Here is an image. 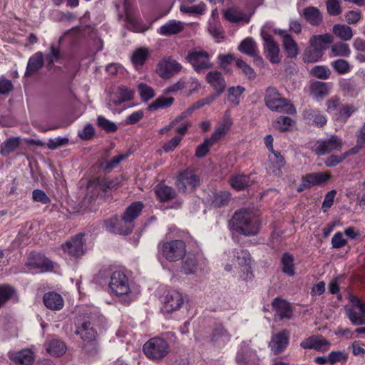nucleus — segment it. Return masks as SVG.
<instances>
[{"label": "nucleus", "mask_w": 365, "mask_h": 365, "mask_svg": "<svg viewBox=\"0 0 365 365\" xmlns=\"http://www.w3.org/2000/svg\"><path fill=\"white\" fill-rule=\"evenodd\" d=\"M232 230L245 235L252 236L259 232L260 220L250 208H242L235 212L229 221Z\"/></svg>", "instance_id": "obj_1"}, {"label": "nucleus", "mask_w": 365, "mask_h": 365, "mask_svg": "<svg viewBox=\"0 0 365 365\" xmlns=\"http://www.w3.org/2000/svg\"><path fill=\"white\" fill-rule=\"evenodd\" d=\"M266 106L272 111L294 114L296 108L289 100L282 97L277 88L269 86L264 93Z\"/></svg>", "instance_id": "obj_2"}, {"label": "nucleus", "mask_w": 365, "mask_h": 365, "mask_svg": "<svg viewBox=\"0 0 365 365\" xmlns=\"http://www.w3.org/2000/svg\"><path fill=\"white\" fill-rule=\"evenodd\" d=\"M160 252L166 260L177 262L185 255L186 245L182 240H171L162 244Z\"/></svg>", "instance_id": "obj_3"}, {"label": "nucleus", "mask_w": 365, "mask_h": 365, "mask_svg": "<svg viewBox=\"0 0 365 365\" xmlns=\"http://www.w3.org/2000/svg\"><path fill=\"white\" fill-rule=\"evenodd\" d=\"M143 351L150 359H161L169 353V346L163 339L154 337L144 344Z\"/></svg>", "instance_id": "obj_4"}, {"label": "nucleus", "mask_w": 365, "mask_h": 365, "mask_svg": "<svg viewBox=\"0 0 365 365\" xmlns=\"http://www.w3.org/2000/svg\"><path fill=\"white\" fill-rule=\"evenodd\" d=\"M109 287L116 295H125L130 292L128 279L122 271H115L112 273Z\"/></svg>", "instance_id": "obj_5"}, {"label": "nucleus", "mask_w": 365, "mask_h": 365, "mask_svg": "<svg viewBox=\"0 0 365 365\" xmlns=\"http://www.w3.org/2000/svg\"><path fill=\"white\" fill-rule=\"evenodd\" d=\"M106 226L110 232L127 235L132 232L134 222H131L123 216L120 218L113 217L106 221Z\"/></svg>", "instance_id": "obj_6"}, {"label": "nucleus", "mask_w": 365, "mask_h": 365, "mask_svg": "<svg viewBox=\"0 0 365 365\" xmlns=\"http://www.w3.org/2000/svg\"><path fill=\"white\" fill-rule=\"evenodd\" d=\"M341 140L336 135H333L327 140L317 141L316 145L312 149L317 155H324L334 150H341Z\"/></svg>", "instance_id": "obj_7"}, {"label": "nucleus", "mask_w": 365, "mask_h": 365, "mask_svg": "<svg viewBox=\"0 0 365 365\" xmlns=\"http://www.w3.org/2000/svg\"><path fill=\"white\" fill-rule=\"evenodd\" d=\"M182 68L181 65L172 57L165 58L157 66V73L163 78H170Z\"/></svg>", "instance_id": "obj_8"}, {"label": "nucleus", "mask_w": 365, "mask_h": 365, "mask_svg": "<svg viewBox=\"0 0 365 365\" xmlns=\"http://www.w3.org/2000/svg\"><path fill=\"white\" fill-rule=\"evenodd\" d=\"M186 58L197 72L212 67V63L209 61L208 53L205 51L190 52L187 56Z\"/></svg>", "instance_id": "obj_9"}, {"label": "nucleus", "mask_w": 365, "mask_h": 365, "mask_svg": "<svg viewBox=\"0 0 365 365\" xmlns=\"http://www.w3.org/2000/svg\"><path fill=\"white\" fill-rule=\"evenodd\" d=\"M262 38L264 41V51L267 53V58L272 63H279L282 58L279 54V44L270 35L264 34Z\"/></svg>", "instance_id": "obj_10"}, {"label": "nucleus", "mask_w": 365, "mask_h": 365, "mask_svg": "<svg viewBox=\"0 0 365 365\" xmlns=\"http://www.w3.org/2000/svg\"><path fill=\"white\" fill-rule=\"evenodd\" d=\"M199 182L198 177L191 170H185L180 173L178 176L175 185L178 190L185 192L187 190V185H190L194 190Z\"/></svg>", "instance_id": "obj_11"}, {"label": "nucleus", "mask_w": 365, "mask_h": 365, "mask_svg": "<svg viewBox=\"0 0 365 365\" xmlns=\"http://www.w3.org/2000/svg\"><path fill=\"white\" fill-rule=\"evenodd\" d=\"M289 331L287 329L272 336L269 346L274 354H279L285 349L289 343Z\"/></svg>", "instance_id": "obj_12"}, {"label": "nucleus", "mask_w": 365, "mask_h": 365, "mask_svg": "<svg viewBox=\"0 0 365 365\" xmlns=\"http://www.w3.org/2000/svg\"><path fill=\"white\" fill-rule=\"evenodd\" d=\"M276 34L282 38V45L289 58H296L299 54V47L293 38L286 30H278Z\"/></svg>", "instance_id": "obj_13"}, {"label": "nucleus", "mask_w": 365, "mask_h": 365, "mask_svg": "<svg viewBox=\"0 0 365 365\" xmlns=\"http://www.w3.org/2000/svg\"><path fill=\"white\" fill-rule=\"evenodd\" d=\"M184 302L182 295L176 291L168 292L163 300V308L165 312L170 313L178 310Z\"/></svg>", "instance_id": "obj_14"}, {"label": "nucleus", "mask_w": 365, "mask_h": 365, "mask_svg": "<svg viewBox=\"0 0 365 365\" xmlns=\"http://www.w3.org/2000/svg\"><path fill=\"white\" fill-rule=\"evenodd\" d=\"M84 234L79 233L73 237L70 241L63 245L64 252H68L71 256L78 257L83 255L82 238Z\"/></svg>", "instance_id": "obj_15"}, {"label": "nucleus", "mask_w": 365, "mask_h": 365, "mask_svg": "<svg viewBox=\"0 0 365 365\" xmlns=\"http://www.w3.org/2000/svg\"><path fill=\"white\" fill-rule=\"evenodd\" d=\"M26 264L31 268L39 269L40 272H46L53 268L52 262L40 254L31 253Z\"/></svg>", "instance_id": "obj_16"}, {"label": "nucleus", "mask_w": 365, "mask_h": 365, "mask_svg": "<svg viewBox=\"0 0 365 365\" xmlns=\"http://www.w3.org/2000/svg\"><path fill=\"white\" fill-rule=\"evenodd\" d=\"M232 254L238 266L242 267L243 271L247 272V278H251L252 273L250 272L251 257L248 251L239 248L234 250Z\"/></svg>", "instance_id": "obj_17"}, {"label": "nucleus", "mask_w": 365, "mask_h": 365, "mask_svg": "<svg viewBox=\"0 0 365 365\" xmlns=\"http://www.w3.org/2000/svg\"><path fill=\"white\" fill-rule=\"evenodd\" d=\"M272 305L280 319L292 318L293 310L291 304L287 301L277 297L272 301Z\"/></svg>", "instance_id": "obj_18"}, {"label": "nucleus", "mask_w": 365, "mask_h": 365, "mask_svg": "<svg viewBox=\"0 0 365 365\" xmlns=\"http://www.w3.org/2000/svg\"><path fill=\"white\" fill-rule=\"evenodd\" d=\"M206 80L216 90L215 93L218 96L225 91L226 83L220 72L213 71L207 73Z\"/></svg>", "instance_id": "obj_19"}, {"label": "nucleus", "mask_w": 365, "mask_h": 365, "mask_svg": "<svg viewBox=\"0 0 365 365\" xmlns=\"http://www.w3.org/2000/svg\"><path fill=\"white\" fill-rule=\"evenodd\" d=\"M302 15L310 25L318 26L323 22V15L315 6H307L303 9Z\"/></svg>", "instance_id": "obj_20"}, {"label": "nucleus", "mask_w": 365, "mask_h": 365, "mask_svg": "<svg viewBox=\"0 0 365 365\" xmlns=\"http://www.w3.org/2000/svg\"><path fill=\"white\" fill-rule=\"evenodd\" d=\"M184 30V24L180 21L170 20L158 30V33L164 36L178 34Z\"/></svg>", "instance_id": "obj_21"}, {"label": "nucleus", "mask_w": 365, "mask_h": 365, "mask_svg": "<svg viewBox=\"0 0 365 365\" xmlns=\"http://www.w3.org/2000/svg\"><path fill=\"white\" fill-rule=\"evenodd\" d=\"M332 42L333 37L329 34L314 35L309 39V45L323 53Z\"/></svg>", "instance_id": "obj_22"}, {"label": "nucleus", "mask_w": 365, "mask_h": 365, "mask_svg": "<svg viewBox=\"0 0 365 365\" xmlns=\"http://www.w3.org/2000/svg\"><path fill=\"white\" fill-rule=\"evenodd\" d=\"M43 301L45 306L51 310H60L64 304L62 297L54 292L46 293L43 295Z\"/></svg>", "instance_id": "obj_23"}, {"label": "nucleus", "mask_w": 365, "mask_h": 365, "mask_svg": "<svg viewBox=\"0 0 365 365\" xmlns=\"http://www.w3.org/2000/svg\"><path fill=\"white\" fill-rule=\"evenodd\" d=\"M304 118L309 122L318 127L326 125L327 120L317 109L307 108L304 111Z\"/></svg>", "instance_id": "obj_24"}, {"label": "nucleus", "mask_w": 365, "mask_h": 365, "mask_svg": "<svg viewBox=\"0 0 365 365\" xmlns=\"http://www.w3.org/2000/svg\"><path fill=\"white\" fill-rule=\"evenodd\" d=\"M232 125V119L228 116H225L222 120L218 124L215 131L210 138L215 143L230 130Z\"/></svg>", "instance_id": "obj_25"}, {"label": "nucleus", "mask_w": 365, "mask_h": 365, "mask_svg": "<svg viewBox=\"0 0 365 365\" xmlns=\"http://www.w3.org/2000/svg\"><path fill=\"white\" fill-rule=\"evenodd\" d=\"M305 179L304 184L311 188L312 187L319 185L322 183L327 182L330 178L331 175L329 173H312L303 176Z\"/></svg>", "instance_id": "obj_26"}, {"label": "nucleus", "mask_w": 365, "mask_h": 365, "mask_svg": "<svg viewBox=\"0 0 365 365\" xmlns=\"http://www.w3.org/2000/svg\"><path fill=\"white\" fill-rule=\"evenodd\" d=\"M43 65V54L37 52L29 60L25 76H31L36 73Z\"/></svg>", "instance_id": "obj_27"}, {"label": "nucleus", "mask_w": 365, "mask_h": 365, "mask_svg": "<svg viewBox=\"0 0 365 365\" xmlns=\"http://www.w3.org/2000/svg\"><path fill=\"white\" fill-rule=\"evenodd\" d=\"M230 339V333L222 324H217L210 334V341L213 344L226 343Z\"/></svg>", "instance_id": "obj_28"}, {"label": "nucleus", "mask_w": 365, "mask_h": 365, "mask_svg": "<svg viewBox=\"0 0 365 365\" xmlns=\"http://www.w3.org/2000/svg\"><path fill=\"white\" fill-rule=\"evenodd\" d=\"M21 139L19 137L7 138L1 145L0 153L2 156L6 157L14 152L21 144Z\"/></svg>", "instance_id": "obj_29"}, {"label": "nucleus", "mask_w": 365, "mask_h": 365, "mask_svg": "<svg viewBox=\"0 0 365 365\" xmlns=\"http://www.w3.org/2000/svg\"><path fill=\"white\" fill-rule=\"evenodd\" d=\"M14 361L17 365H31L34 361V354L31 349H23L14 354Z\"/></svg>", "instance_id": "obj_30"}, {"label": "nucleus", "mask_w": 365, "mask_h": 365, "mask_svg": "<svg viewBox=\"0 0 365 365\" xmlns=\"http://www.w3.org/2000/svg\"><path fill=\"white\" fill-rule=\"evenodd\" d=\"M238 50L249 56H257L258 48L252 38L247 37L241 41L238 46Z\"/></svg>", "instance_id": "obj_31"}, {"label": "nucleus", "mask_w": 365, "mask_h": 365, "mask_svg": "<svg viewBox=\"0 0 365 365\" xmlns=\"http://www.w3.org/2000/svg\"><path fill=\"white\" fill-rule=\"evenodd\" d=\"M333 34L340 40L349 41L353 37L352 29L345 24H335L332 29Z\"/></svg>", "instance_id": "obj_32"}, {"label": "nucleus", "mask_w": 365, "mask_h": 365, "mask_svg": "<svg viewBox=\"0 0 365 365\" xmlns=\"http://www.w3.org/2000/svg\"><path fill=\"white\" fill-rule=\"evenodd\" d=\"M230 182L231 186L237 190H245L251 185L250 177L240 174L231 176Z\"/></svg>", "instance_id": "obj_33"}, {"label": "nucleus", "mask_w": 365, "mask_h": 365, "mask_svg": "<svg viewBox=\"0 0 365 365\" xmlns=\"http://www.w3.org/2000/svg\"><path fill=\"white\" fill-rule=\"evenodd\" d=\"M322 56L323 52L315 49L309 44L303 53L302 60L305 63H313L319 61Z\"/></svg>", "instance_id": "obj_34"}, {"label": "nucleus", "mask_w": 365, "mask_h": 365, "mask_svg": "<svg viewBox=\"0 0 365 365\" xmlns=\"http://www.w3.org/2000/svg\"><path fill=\"white\" fill-rule=\"evenodd\" d=\"M155 194L160 201H168L175 197L174 189L165 185H158L155 188Z\"/></svg>", "instance_id": "obj_35"}, {"label": "nucleus", "mask_w": 365, "mask_h": 365, "mask_svg": "<svg viewBox=\"0 0 365 365\" xmlns=\"http://www.w3.org/2000/svg\"><path fill=\"white\" fill-rule=\"evenodd\" d=\"M64 343L58 339L51 340L46 346V351L54 356H62L66 352Z\"/></svg>", "instance_id": "obj_36"}, {"label": "nucleus", "mask_w": 365, "mask_h": 365, "mask_svg": "<svg viewBox=\"0 0 365 365\" xmlns=\"http://www.w3.org/2000/svg\"><path fill=\"white\" fill-rule=\"evenodd\" d=\"M143 209V204L140 202H133L125 210L123 217L131 222H134V220L140 215Z\"/></svg>", "instance_id": "obj_37"}, {"label": "nucleus", "mask_w": 365, "mask_h": 365, "mask_svg": "<svg viewBox=\"0 0 365 365\" xmlns=\"http://www.w3.org/2000/svg\"><path fill=\"white\" fill-rule=\"evenodd\" d=\"M76 333L80 335L82 339L87 341H93L96 334L94 329L90 327L89 322L83 323L81 327L76 330Z\"/></svg>", "instance_id": "obj_38"}, {"label": "nucleus", "mask_w": 365, "mask_h": 365, "mask_svg": "<svg viewBox=\"0 0 365 365\" xmlns=\"http://www.w3.org/2000/svg\"><path fill=\"white\" fill-rule=\"evenodd\" d=\"M311 94L317 98H322L329 93L327 83L322 81H315L310 86Z\"/></svg>", "instance_id": "obj_39"}, {"label": "nucleus", "mask_w": 365, "mask_h": 365, "mask_svg": "<svg viewBox=\"0 0 365 365\" xmlns=\"http://www.w3.org/2000/svg\"><path fill=\"white\" fill-rule=\"evenodd\" d=\"M149 54V51L146 48H139L136 49L131 57V61L135 66H141L147 60Z\"/></svg>", "instance_id": "obj_40"}, {"label": "nucleus", "mask_w": 365, "mask_h": 365, "mask_svg": "<svg viewBox=\"0 0 365 365\" xmlns=\"http://www.w3.org/2000/svg\"><path fill=\"white\" fill-rule=\"evenodd\" d=\"M282 272L289 276H294L295 274L294 267V257L289 253H284L282 259Z\"/></svg>", "instance_id": "obj_41"}, {"label": "nucleus", "mask_w": 365, "mask_h": 365, "mask_svg": "<svg viewBox=\"0 0 365 365\" xmlns=\"http://www.w3.org/2000/svg\"><path fill=\"white\" fill-rule=\"evenodd\" d=\"M223 16L227 21L232 23H238L245 19V14L236 8L227 9L224 11Z\"/></svg>", "instance_id": "obj_42"}, {"label": "nucleus", "mask_w": 365, "mask_h": 365, "mask_svg": "<svg viewBox=\"0 0 365 365\" xmlns=\"http://www.w3.org/2000/svg\"><path fill=\"white\" fill-rule=\"evenodd\" d=\"M173 101L174 98L173 97L160 96L150 104L148 109L153 111L158 108H168L173 104Z\"/></svg>", "instance_id": "obj_43"}, {"label": "nucleus", "mask_w": 365, "mask_h": 365, "mask_svg": "<svg viewBox=\"0 0 365 365\" xmlns=\"http://www.w3.org/2000/svg\"><path fill=\"white\" fill-rule=\"evenodd\" d=\"M331 73L330 69L324 66H315L309 71L311 76L323 80L329 78Z\"/></svg>", "instance_id": "obj_44"}, {"label": "nucleus", "mask_w": 365, "mask_h": 365, "mask_svg": "<svg viewBox=\"0 0 365 365\" xmlns=\"http://www.w3.org/2000/svg\"><path fill=\"white\" fill-rule=\"evenodd\" d=\"M236 66L237 68H240L242 73L249 79L254 80L255 79L257 74L255 70L249 66L245 61L237 58L236 60Z\"/></svg>", "instance_id": "obj_45"}, {"label": "nucleus", "mask_w": 365, "mask_h": 365, "mask_svg": "<svg viewBox=\"0 0 365 365\" xmlns=\"http://www.w3.org/2000/svg\"><path fill=\"white\" fill-rule=\"evenodd\" d=\"M230 200V193L227 191H221L215 194L212 205L220 207L228 204Z\"/></svg>", "instance_id": "obj_46"}, {"label": "nucleus", "mask_w": 365, "mask_h": 365, "mask_svg": "<svg viewBox=\"0 0 365 365\" xmlns=\"http://www.w3.org/2000/svg\"><path fill=\"white\" fill-rule=\"evenodd\" d=\"M354 105H344L337 114V120L344 123L346 122L348 118L356 110Z\"/></svg>", "instance_id": "obj_47"}, {"label": "nucleus", "mask_w": 365, "mask_h": 365, "mask_svg": "<svg viewBox=\"0 0 365 365\" xmlns=\"http://www.w3.org/2000/svg\"><path fill=\"white\" fill-rule=\"evenodd\" d=\"M331 52L336 56L348 57L350 55V48L348 44L338 42L331 46Z\"/></svg>", "instance_id": "obj_48"}, {"label": "nucleus", "mask_w": 365, "mask_h": 365, "mask_svg": "<svg viewBox=\"0 0 365 365\" xmlns=\"http://www.w3.org/2000/svg\"><path fill=\"white\" fill-rule=\"evenodd\" d=\"M346 314L353 324L361 325L365 324V316L357 313L353 309H346Z\"/></svg>", "instance_id": "obj_49"}, {"label": "nucleus", "mask_w": 365, "mask_h": 365, "mask_svg": "<svg viewBox=\"0 0 365 365\" xmlns=\"http://www.w3.org/2000/svg\"><path fill=\"white\" fill-rule=\"evenodd\" d=\"M214 144L215 143L210 138L205 139L202 144L197 147L195 156L198 158H204L208 153L209 148Z\"/></svg>", "instance_id": "obj_50"}, {"label": "nucleus", "mask_w": 365, "mask_h": 365, "mask_svg": "<svg viewBox=\"0 0 365 365\" xmlns=\"http://www.w3.org/2000/svg\"><path fill=\"white\" fill-rule=\"evenodd\" d=\"M138 91L143 101H148L155 96L154 90L145 83H140L138 86Z\"/></svg>", "instance_id": "obj_51"}, {"label": "nucleus", "mask_w": 365, "mask_h": 365, "mask_svg": "<svg viewBox=\"0 0 365 365\" xmlns=\"http://www.w3.org/2000/svg\"><path fill=\"white\" fill-rule=\"evenodd\" d=\"M97 125L102 129L105 130L106 132L109 133L115 132L118 129L117 125L114 123L108 120L103 116L98 117Z\"/></svg>", "instance_id": "obj_52"}, {"label": "nucleus", "mask_w": 365, "mask_h": 365, "mask_svg": "<svg viewBox=\"0 0 365 365\" xmlns=\"http://www.w3.org/2000/svg\"><path fill=\"white\" fill-rule=\"evenodd\" d=\"M326 6L328 14L331 16H338L341 13V2L339 0H327Z\"/></svg>", "instance_id": "obj_53"}, {"label": "nucleus", "mask_w": 365, "mask_h": 365, "mask_svg": "<svg viewBox=\"0 0 365 365\" xmlns=\"http://www.w3.org/2000/svg\"><path fill=\"white\" fill-rule=\"evenodd\" d=\"M134 91L127 87L123 86L120 88V97L118 101H113L115 106L121 104L123 102L130 101L133 98Z\"/></svg>", "instance_id": "obj_54"}, {"label": "nucleus", "mask_w": 365, "mask_h": 365, "mask_svg": "<svg viewBox=\"0 0 365 365\" xmlns=\"http://www.w3.org/2000/svg\"><path fill=\"white\" fill-rule=\"evenodd\" d=\"M348 359L347 354L344 351H331L328 355V360L331 364L336 362H345Z\"/></svg>", "instance_id": "obj_55"}, {"label": "nucleus", "mask_w": 365, "mask_h": 365, "mask_svg": "<svg viewBox=\"0 0 365 365\" xmlns=\"http://www.w3.org/2000/svg\"><path fill=\"white\" fill-rule=\"evenodd\" d=\"M332 67L339 74H344L349 71L350 66L348 61L344 59H338L331 63Z\"/></svg>", "instance_id": "obj_56"}, {"label": "nucleus", "mask_w": 365, "mask_h": 365, "mask_svg": "<svg viewBox=\"0 0 365 365\" xmlns=\"http://www.w3.org/2000/svg\"><path fill=\"white\" fill-rule=\"evenodd\" d=\"M14 290L8 285H0V307L13 295Z\"/></svg>", "instance_id": "obj_57"}, {"label": "nucleus", "mask_w": 365, "mask_h": 365, "mask_svg": "<svg viewBox=\"0 0 365 365\" xmlns=\"http://www.w3.org/2000/svg\"><path fill=\"white\" fill-rule=\"evenodd\" d=\"M32 198L34 201L41 202L42 204H47L51 201L46 192L38 189H36L33 191Z\"/></svg>", "instance_id": "obj_58"}, {"label": "nucleus", "mask_w": 365, "mask_h": 365, "mask_svg": "<svg viewBox=\"0 0 365 365\" xmlns=\"http://www.w3.org/2000/svg\"><path fill=\"white\" fill-rule=\"evenodd\" d=\"M345 159L344 153L341 155H331L326 159L324 163L327 167L332 168L341 163Z\"/></svg>", "instance_id": "obj_59"}, {"label": "nucleus", "mask_w": 365, "mask_h": 365, "mask_svg": "<svg viewBox=\"0 0 365 365\" xmlns=\"http://www.w3.org/2000/svg\"><path fill=\"white\" fill-rule=\"evenodd\" d=\"M277 123L279 125L278 129L284 132L287 130L289 126L292 125L294 120L287 116H279L277 119Z\"/></svg>", "instance_id": "obj_60"}, {"label": "nucleus", "mask_w": 365, "mask_h": 365, "mask_svg": "<svg viewBox=\"0 0 365 365\" xmlns=\"http://www.w3.org/2000/svg\"><path fill=\"white\" fill-rule=\"evenodd\" d=\"M245 88L243 86H232L228 89L229 96L234 97L235 99L232 101L235 105L237 106L240 103L238 98L244 93Z\"/></svg>", "instance_id": "obj_61"}, {"label": "nucleus", "mask_w": 365, "mask_h": 365, "mask_svg": "<svg viewBox=\"0 0 365 365\" xmlns=\"http://www.w3.org/2000/svg\"><path fill=\"white\" fill-rule=\"evenodd\" d=\"M68 143V138H56L48 140L47 147L51 150H55L58 147L66 145Z\"/></svg>", "instance_id": "obj_62"}, {"label": "nucleus", "mask_w": 365, "mask_h": 365, "mask_svg": "<svg viewBox=\"0 0 365 365\" xmlns=\"http://www.w3.org/2000/svg\"><path fill=\"white\" fill-rule=\"evenodd\" d=\"M95 134V130L91 124H88L84 128L79 131L78 136L84 140H90Z\"/></svg>", "instance_id": "obj_63"}, {"label": "nucleus", "mask_w": 365, "mask_h": 365, "mask_svg": "<svg viewBox=\"0 0 365 365\" xmlns=\"http://www.w3.org/2000/svg\"><path fill=\"white\" fill-rule=\"evenodd\" d=\"M347 241L343 237L341 232H336L331 239V244L334 248H340L346 244Z\"/></svg>", "instance_id": "obj_64"}]
</instances>
